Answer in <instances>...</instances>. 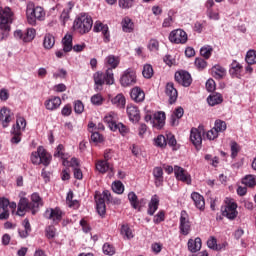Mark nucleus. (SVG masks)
Wrapping results in <instances>:
<instances>
[{
  "mask_svg": "<svg viewBox=\"0 0 256 256\" xmlns=\"http://www.w3.org/2000/svg\"><path fill=\"white\" fill-rule=\"evenodd\" d=\"M93 80L95 83V91H103V85H113V83H115V75L111 68H107L105 73L101 71L94 73Z\"/></svg>",
  "mask_w": 256,
  "mask_h": 256,
  "instance_id": "nucleus-1",
  "label": "nucleus"
},
{
  "mask_svg": "<svg viewBox=\"0 0 256 256\" xmlns=\"http://www.w3.org/2000/svg\"><path fill=\"white\" fill-rule=\"evenodd\" d=\"M26 17L29 25H36L37 20L43 21L45 19V10H43V7L41 6L35 7V3L33 2H28L26 8Z\"/></svg>",
  "mask_w": 256,
  "mask_h": 256,
  "instance_id": "nucleus-2",
  "label": "nucleus"
},
{
  "mask_svg": "<svg viewBox=\"0 0 256 256\" xmlns=\"http://www.w3.org/2000/svg\"><path fill=\"white\" fill-rule=\"evenodd\" d=\"M74 29L78 31L80 35H85L93 29V19L87 14H82L78 16L74 21Z\"/></svg>",
  "mask_w": 256,
  "mask_h": 256,
  "instance_id": "nucleus-3",
  "label": "nucleus"
},
{
  "mask_svg": "<svg viewBox=\"0 0 256 256\" xmlns=\"http://www.w3.org/2000/svg\"><path fill=\"white\" fill-rule=\"evenodd\" d=\"M165 112L158 111L156 113H152L151 111H147L144 116V121L146 123H150L154 129H163L165 127Z\"/></svg>",
  "mask_w": 256,
  "mask_h": 256,
  "instance_id": "nucleus-4",
  "label": "nucleus"
},
{
  "mask_svg": "<svg viewBox=\"0 0 256 256\" xmlns=\"http://www.w3.org/2000/svg\"><path fill=\"white\" fill-rule=\"evenodd\" d=\"M51 154L47 153V150L43 146H39L36 152L31 155V161L33 165H44L49 166L51 163Z\"/></svg>",
  "mask_w": 256,
  "mask_h": 256,
  "instance_id": "nucleus-5",
  "label": "nucleus"
},
{
  "mask_svg": "<svg viewBox=\"0 0 256 256\" xmlns=\"http://www.w3.org/2000/svg\"><path fill=\"white\" fill-rule=\"evenodd\" d=\"M120 83L122 87H131L137 83V73L135 70L128 68L124 71L123 75L120 78Z\"/></svg>",
  "mask_w": 256,
  "mask_h": 256,
  "instance_id": "nucleus-6",
  "label": "nucleus"
},
{
  "mask_svg": "<svg viewBox=\"0 0 256 256\" xmlns=\"http://www.w3.org/2000/svg\"><path fill=\"white\" fill-rule=\"evenodd\" d=\"M187 40V32L182 29L173 30L169 34V41L171 43H175L176 45H185V43H187Z\"/></svg>",
  "mask_w": 256,
  "mask_h": 256,
  "instance_id": "nucleus-7",
  "label": "nucleus"
},
{
  "mask_svg": "<svg viewBox=\"0 0 256 256\" xmlns=\"http://www.w3.org/2000/svg\"><path fill=\"white\" fill-rule=\"evenodd\" d=\"M180 233L187 235L191 231V222L189 221V214L187 211L182 210L180 214Z\"/></svg>",
  "mask_w": 256,
  "mask_h": 256,
  "instance_id": "nucleus-8",
  "label": "nucleus"
},
{
  "mask_svg": "<svg viewBox=\"0 0 256 256\" xmlns=\"http://www.w3.org/2000/svg\"><path fill=\"white\" fill-rule=\"evenodd\" d=\"M11 23H13V12L11 8L6 7L0 11V26L10 27Z\"/></svg>",
  "mask_w": 256,
  "mask_h": 256,
  "instance_id": "nucleus-9",
  "label": "nucleus"
},
{
  "mask_svg": "<svg viewBox=\"0 0 256 256\" xmlns=\"http://www.w3.org/2000/svg\"><path fill=\"white\" fill-rule=\"evenodd\" d=\"M175 81L182 87H189L193 81L191 74L187 71H178L175 73Z\"/></svg>",
  "mask_w": 256,
  "mask_h": 256,
  "instance_id": "nucleus-10",
  "label": "nucleus"
},
{
  "mask_svg": "<svg viewBox=\"0 0 256 256\" xmlns=\"http://www.w3.org/2000/svg\"><path fill=\"white\" fill-rule=\"evenodd\" d=\"M13 121V114L7 107H3L0 110V125L5 129L9 127V123Z\"/></svg>",
  "mask_w": 256,
  "mask_h": 256,
  "instance_id": "nucleus-11",
  "label": "nucleus"
},
{
  "mask_svg": "<svg viewBox=\"0 0 256 256\" xmlns=\"http://www.w3.org/2000/svg\"><path fill=\"white\" fill-rule=\"evenodd\" d=\"M174 175L178 181L191 185V175L180 166H174Z\"/></svg>",
  "mask_w": 256,
  "mask_h": 256,
  "instance_id": "nucleus-12",
  "label": "nucleus"
},
{
  "mask_svg": "<svg viewBox=\"0 0 256 256\" xmlns=\"http://www.w3.org/2000/svg\"><path fill=\"white\" fill-rule=\"evenodd\" d=\"M44 217L46 219H50L51 221H53L54 223H59V221H61L62 217H63V212L61 211V209L59 208H48L46 209L45 213H44Z\"/></svg>",
  "mask_w": 256,
  "mask_h": 256,
  "instance_id": "nucleus-13",
  "label": "nucleus"
},
{
  "mask_svg": "<svg viewBox=\"0 0 256 256\" xmlns=\"http://www.w3.org/2000/svg\"><path fill=\"white\" fill-rule=\"evenodd\" d=\"M222 215L233 221L238 215L237 204L233 202L222 208Z\"/></svg>",
  "mask_w": 256,
  "mask_h": 256,
  "instance_id": "nucleus-14",
  "label": "nucleus"
},
{
  "mask_svg": "<svg viewBox=\"0 0 256 256\" xmlns=\"http://www.w3.org/2000/svg\"><path fill=\"white\" fill-rule=\"evenodd\" d=\"M27 211H33V206L29 203V199L22 197L18 203L17 215H19V217H23Z\"/></svg>",
  "mask_w": 256,
  "mask_h": 256,
  "instance_id": "nucleus-15",
  "label": "nucleus"
},
{
  "mask_svg": "<svg viewBox=\"0 0 256 256\" xmlns=\"http://www.w3.org/2000/svg\"><path fill=\"white\" fill-rule=\"evenodd\" d=\"M93 30L95 31V33L102 32V34L104 35L105 43H109V41H111V35L109 34V26L103 25V23L101 22H96Z\"/></svg>",
  "mask_w": 256,
  "mask_h": 256,
  "instance_id": "nucleus-16",
  "label": "nucleus"
},
{
  "mask_svg": "<svg viewBox=\"0 0 256 256\" xmlns=\"http://www.w3.org/2000/svg\"><path fill=\"white\" fill-rule=\"evenodd\" d=\"M165 93L169 97L170 105H173L177 101V97H179L177 89H175L172 82L167 83Z\"/></svg>",
  "mask_w": 256,
  "mask_h": 256,
  "instance_id": "nucleus-17",
  "label": "nucleus"
},
{
  "mask_svg": "<svg viewBox=\"0 0 256 256\" xmlns=\"http://www.w3.org/2000/svg\"><path fill=\"white\" fill-rule=\"evenodd\" d=\"M130 97L135 103H143L145 101V92L141 87H134L130 92Z\"/></svg>",
  "mask_w": 256,
  "mask_h": 256,
  "instance_id": "nucleus-18",
  "label": "nucleus"
},
{
  "mask_svg": "<svg viewBox=\"0 0 256 256\" xmlns=\"http://www.w3.org/2000/svg\"><path fill=\"white\" fill-rule=\"evenodd\" d=\"M117 119H118L117 113L115 112H109L104 117V122L107 123L111 131H117Z\"/></svg>",
  "mask_w": 256,
  "mask_h": 256,
  "instance_id": "nucleus-19",
  "label": "nucleus"
},
{
  "mask_svg": "<svg viewBox=\"0 0 256 256\" xmlns=\"http://www.w3.org/2000/svg\"><path fill=\"white\" fill-rule=\"evenodd\" d=\"M127 115L130 121H133L134 123H138L139 119H141L139 108H137V106L134 105L127 106Z\"/></svg>",
  "mask_w": 256,
  "mask_h": 256,
  "instance_id": "nucleus-20",
  "label": "nucleus"
},
{
  "mask_svg": "<svg viewBox=\"0 0 256 256\" xmlns=\"http://www.w3.org/2000/svg\"><path fill=\"white\" fill-rule=\"evenodd\" d=\"M190 141L195 145L196 149L201 148V145L203 143V137L199 132L197 131V128H192L190 132Z\"/></svg>",
  "mask_w": 256,
  "mask_h": 256,
  "instance_id": "nucleus-21",
  "label": "nucleus"
},
{
  "mask_svg": "<svg viewBox=\"0 0 256 256\" xmlns=\"http://www.w3.org/2000/svg\"><path fill=\"white\" fill-rule=\"evenodd\" d=\"M95 201H96L97 213L101 217H104V215L107 213V206L105 205V198L101 197V195H96Z\"/></svg>",
  "mask_w": 256,
  "mask_h": 256,
  "instance_id": "nucleus-22",
  "label": "nucleus"
},
{
  "mask_svg": "<svg viewBox=\"0 0 256 256\" xmlns=\"http://www.w3.org/2000/svg\"><path fill=\"white\" fill-rule=\"evenodd\" d=\"M183 115H185V110H183V107H178L174 110L170 120L172 127H177V125H179V119H181Z\"/></svg>",
  "mask_w": 256,
  "mask_h": 256,
  "instance_id": "nucleus-23",
  "label": "nucleus"
},
{
  "mask_svg": "<svg viewBox=\"0 0 256 256\" xmlns=\"http://www.w3.org/2000/svg\"><path fill=\"white\" fill-rule=\"evenodd\" d=\"M120 61L121 60L119 59V56L108 55L105 58V65L108 67V69H111V71H113V69H117V67H119Z\"/></svg>",
  "mask_w": 256,
  "mask_h": 256,
  "instance_id": "nucleus-24",
  "label": "nucleus"
},
{
  "mask_svg": "<svg viewBox=\"0 0 256 256\" xmlns=\"http://www.w3.org/2000/svg\"><path fill=\"white\" fill-rule=\"evenodd\" d=\"M31 201L32 203L30 204L32 205V215H35V213H37V209H39V207H42L43 200L41 199V196H39L38 193H33L31 195Z\"/></svg>",
  "mask_w": 256,
  "mask_h": 256,
  "instance_id": "nucleus-25",
  "label": "nucleus"
},
{
  "mask_svg": "<svg viewBox=\"0 0 256 256\" xmlns=\"http://www.w3.org/2000/svg\"><path fill=\"white\" fill-rule=\"evenodd\" d=\"M191 199L194 201L197 209H200V211H203V209H205V198H203L201 194L193 192L191 194Z\"/></svg>",
  "mask_w": 256,
  "mask_h": 256,
  "instance_id": "nucleus-26",
  "label": "nucleus"
},
{
  "mask_svg": "<svg viewBox=\"0 0 256 256\" xmlns=\"http://www.w3.org/2000/svg\"><path fill=\"white\" fill-rule=\"evenodd\" d=\"M45 107L48 111H55V109H59L61 107V98L54 97L45 102Z\"/></svg>",
  "mask_w": 256,
  "mask_h": 256,
  "instance_id": "nucleus-27",
  "label": "nucleus"
},
{
  "mask_svg": "<svg viewBox=\"0 0 256 256\" xmlns=\"http://www.w3.org/2000/svg\"><path fill=\"white\" fill-rule=\"evenodd\" d=\"M201 238L197 237L195 240H188V251L191 253H197V251H201Z\"/></svg>",
  "mask_w": 256,
  "mask_h": 256,
  "instance_id": "nucleus-28",
  "label": "nucleus"
},
{
  "mask_svg": "<svg viewBox=\"0 0 256 256\" xmlns=\"http://www.w3.org/2000/svg\"><path fill=\"white\" fill-rule=\"evenodd\" d=\"M121 25L122 31H124V33H133L135 29V24L133 23V20H131V18L129 17H125L124 19H122Z\"/></svg>",
  "mask_w": 256,
  "mask_h": 256,
  "instance_id": "nucleus-29",
  "label": "nucleus"
},
{
  "mask_svg": "<svg viewBox=\"0 0 256 256\" xmlns=\"http://www.w3.org/2000/svg\"><path fill=\"white\" fill-rule=\"evenodd\" d=\"M96 169L99 173H107V171H111V173H113V166L105 160H99L96 163Z\"/></svg>",
  "mask_w": 256,
  "mask_h": 256,
  "instance_id": "nucleus-30",
  "label": "nucleus"
},
{
  "mask_svg": "<svg viewBox=\"0 0 256 256\" xmlns=\"http://www.w3.org/2000/svg\"><path fill=\"white\" fill-rule=\"evenodd\" d=\"M62 46L65 52L73 51V36L71 34H66L62 39Z\"/></svg>",
  "mask_w": 256,
  "mask_h": 256,
  "instance_id": "nucleus-31",
  "label": "nucleus"
},
{
  "mask_svg": "<svg viewBox=\"0 0 256 256\" xmlns=\"http://www.w3.org/2000/svg\"><path fill=\"white\" fill-rule=\"evenodd\" d=\"M153 177L155 179L156 187H161V185H163V168L155 167L153 169Z\"/></svg>",
  "mask_w": 256,
  "mask_h": 256,
  "instance_id": "nucleus-32",
  "label": "nucleus"
},
{
  "mask_svg": "<svg viewBox=\"0 0 256 256\" xmlns=\"http://www.w3.org/2000/svg\"><path fill=\"white\" fill-rule=\"evenodd\" d=\"M157 209H159V196L154 195L148 204V215H155Z\"/></svg>",
  "mask_w": 256,
  "mask_h": 256,
  "instance_id": "nucleus-33",
  "label": "nucleus"
},
{
  "mask_svg": "<svg viewBox=\"0 0 256 256\" xmlns=\"http://www.w3.org/2000/svg\"><path fill=\"white\" fill-rule=\"evenodd\" d=\"M112 105H115V107H118V109H125L126 105V99L123 94H118L115 97L111 99Z\"/></svg>",
  "mask_w": 256,
  "mask_h": 256,
  "instance_id": "nucleus-34",
  "label": "nucleus"
},
{
  "mask_svg": "<svg viewBox=\"0 0 256 256\" xmlns=\"http://www.w3.org/2000/svg\"><path fill=\"white\" fill-rule=\"evenodd\" d=\"M212 75L215 79H223L227 75V70L220 65H216L212 68Z\"/></svg>",
  "mask_w": 256,
  "mask_h": 256,
  "instance_id": "nucleus-35",
  "label": "nucleus"
},
{
  "mask_svg": "<svg viewBox=\"0 0 256 256\" xmlns=\"http://www.w3.org/2000/svg\"><path fill=\"white\" fill-rule=\"evenodd\" d=\"M208 105L211 107H215V105H219L223 103V96L219 93L212 94L207 98Z\"/></svg>",
  "mask_w": 256,
  "mask_h": 256,
  "instance_id": "nucleus-36",
  "label": "nucleus"
},
{
  "mask_svg": "<svg viewBox=\"0 0 256 256\" xmlns=\"http://www.w3.org/2000/svg\"><path fill=\"white\" fill-rule=\"evenodd\" d=\"M121 235L124 237V239H133L135 235H133V230H131V227H129V224H123L120 229Z\"/></svg>",
  "mask_w": 256,
  "mask_h": 256,
  "instance_id": "nucleus-37",
  "label": "nucleus"
},
{
  "mask_svg": "<svg viewBox=\"0 0 256 256\" xmlns=\"http://www.w3.org/2000/svg\"><path fill=\"white\" fill-rule=\"evenodd\" d=\"M43 46L46 49H53L55 47V36L48 33L44 36Z\"/></svg>",
  "mask_w": 256,
  "mask_h": 256,
  "instance_id": "nucleus-38",
  "label": "nucleus"
},
{
  "mask_svg": "<svg viewBox=\"0 0 256 256\" xmlns=\"http://www.w3.org/2000/svg\"><path fill=\"white\" fill-rule=\"evenodd\" d=\"M128 201H130V205L133 207V209H138V211H141V206H139V198L135 192L128 193Z\"/></svg>",
  "mask_w": 256,
  "mask_h": 256,
  "instance_id": "nucleus-39",
  "label": "nucleus"
},
{
  "mask_svg": "<svg viewBox=\"0 0 256 256\" xmlns=\"http://www.w3.org/2000/svg\"><path fill=\"white\" fill-rule=\"evenodd\" d=\"M241 69H243V66H241V64H239V62L234 60L231 64L230 74L233 77H239V73H241Z\"/></svg>",
  "mask_w": 256,
  "mask_h": 256,
  "instance_id": "nucleus-40",
  "label": "nucleus"
},
{
  "mask_svg": "<svg viewBox=\"0 0 256 256\" xmlns=\"http://www.w3.org/2000/svg\"><path fill=\"white\" fill-rule=\"evenodd\" d=\"M35 35H37V31L34 28H28L27 32L24 34L23 42L31 43V41L35 39Z\"/></svg>",
  "mask_w": 256,
  "mask_h": 256,
  "instance_id": "nucleus-41",
  "label": "nucleus"
},
{
  "mask_svg": "<svg viewBox=\"0 0 256 256\" xmlns=\"http://www.w3.org/2000/svg\"><path fill=\"white\" fill-rule=\"evenodd\" d=\"M11 135V143H15L16 145L17 143H21V131L15 128V126L12 127Z\"/></svg>",
  "mask_w": 256,
  "mask_h": 256,
  "instance_id": "nucleus-42",
  "label": "nucleus"
},
{
  "mask_svg": "<svg viewBox=\"0 0 256 256\" xmlns=\"http://www.w3.org/2000/svg\"><path fill=\"white\" fill-rule=\"evenodd\" d=\"M207 245L209 249H212L213 251H221V249H223V246L217 245V238L213 236L207 241Z\"/></svg>",
  "mask_w": 256,
  "mask_h": 256,
  "instance_id": "nucleus-43",
  "label": "nucleus"
},
{
  "mask_svg": "<svg viewBox=\"0 0 256 256\" xmlns=\"http://www.w3.org/2000/svg\"><path fill=\"white\" fill-rule=\"evenodd\" d=\"M112 191L114 193H117L118 195H122V193L125 191V186L123 185L122 181H116L112 184Z\"/></svg>",
  "mask_w": 256,
  "mask_h": 256,
  "instance_id": "nucleus-44",
  "label": "nucleus"
},
{
  "mask_svg": "<svg viewBox=\"0 0 256 256\" xmlns=\"http://www.w3.org/2000/svg\"><path fill=\"white\" fill-rule=\"evenodd\" d=\"M154 143L156 147H160L161 149H165L167 147V138H165L163 135H158L154 139Z\"/></svg>",
  "mask_w": 256,
  "mask_h": 256,
  "instance_id": "nucleus-45",
  "label": "nucleus"
},
{
  "mask_svg": "<svg viewBox=\"0 0 256 256\" xmlns=\"http://www.w3.org/2000/svg\"><path fill=\"white\" fill-rule=\"evenodd\" d=\"M153 73V66H151V64H145L142 71L143 77H145V79H151Z\"/></svg>",
  "mask_w": 256,
  "mask_h": 256,
  "instance_id": "nucleus-46",
  "label": "nucleus"
},
{
  "mask_svg": "<svg viewBox=\"0 0 256 256\" xmlns=\"http://www.w3.org/2000/svg\"><path fill=\"white\" fill-rule=\"evenodd\" d=\"M246 63L248 65H255L256 63V51L255 50H249L246 54Z\"/></svg>",
  "mask_w": 256,
  "mask_h": 256,
  "instance_id": "nucleus-47",
  "label": "nucleus"
},
{
  "mask_svg": "<svg viewBox=\"0 0 256 256\" xmlns=\"http://www.w3.org/2000/svg\"><path fill=\"white\" fill-rule=\"evenodd\" d=\"M213 128L218 133H223V131L227 130V123H225L223 120H216Z\"/></svg>",
  "mask_w": 256,
  "mask_h": 256,
  "instance_id": "nucleus-48",
  "label": "nucleus"
},
{
  "mask_svg": "<svg viewBox=\"0 0 256 256\" xmlns=\"http://www.w3.org/2000/svg\"><path fill=\"white\" fill-rule=\"evenodd\" d=\"M213 53V47L212 46H203L200 49V54L202 57H204V59H209V57H211V54Z\"/></svg>",
  "mask_w": 256,
  "mask_h": 256,
  "instance_id": "nucleus-49",
  "label": "nucleus"
},
{
  "mask_svg": "<svg viewBox=\"0 0 256 256\" xmlns=\"http://www.w3.org/2000/svg\"><path fill=\"white\" fill-rule=\"evenodd\" d=\"M11 31V26H0V41H5L9 38V33Z\"/></svg>",
  "mask_w": 256,
  "mask_h": 256,
  "instance_id": "nucleus-50",
  "label": "nucleus"
},
{
  "mask_svg": "<svg viewBox=\"0 0 256 256\" xmlns=\"http://www.w3.org/2000/svg\"><path fill=\"white\" fill-rule=\"evenodd\" d=\"M242 183L247 187H255L256 186L255 176L247 175L246 177L243 178Z\"/></svg>",
  "mask_w": 256,
  "mask_h": 256,
  "instance_id": "nucleus-51",
  "label": "nucleus"
},
{
  "mask_svg": "<svg viewBox=\"0 0 256 256\" xmlns=\"http://www.w3.org/2000/svg\"><path fill=\"white\" fill-rule=\"evenodd\" d=\"M66 203H67L68 207H79V201L73 200V192L72 191L68 192L67 197H66Z\"/></svg>",
  "mask_w": 256,
  "mask_h": 256,
  "instance_id": "nucleus-52",
  "label": "nucleus"
},
{
  "mask_svg": "<svg viewBox=\"0 0 256 256\" xmlns=\"http://www.w3.org/2000/svg\"><path fill=\"white\" fill-rule=\"evenodd\" d=\"M14 127L15 129H19V131H25V127H27V121L23 117H18Z\"/></svg>",
  "mask_w": 256,
  "mask_h": 256,
  "instance_id": "nucleus-53",
  "label": "nucleus"
},
{
  "mask_svg": "<svg viewBox=\"0 0 256 256\" xmlns=\"http://www.w3.org/2000/svg\"><path fill=\"white\" fill-rule=\"evenodd\" d=\"M74 111L77 113V115H81L83 111H85V105H83V102L81 100H76L74 102Z\"/></svg>",
  "mask_w": 256,
  "mask_h": 256,
  "instance_id": "nucleus-54",
  "label": "nucleus"
},
{
  "mask_svg": "<svg viewBox=\"0 0 256 256\" xmlns=\"http://www.w3.org/2000/svg\"><path fill=\"white\" fill-rule=\"evenodd\" d=\"M102 249H103L104 255L112 256L115 253V247H113V245L109 243H105Z\"/></svg>",
  "mask_w": 256,
  "mask_h": 256,
  "instance_id": "nucleus-55",
  "label": "nucleus"
},
{
  "mask_svg": "<svg viewBox=\"0 0 256 256\" xmlns=\"http://www.w3.org/2000/svg\"><path fill=\"white\" fill-rule=\"evenodd\" d=\"M195 67H197L200 71H203L205 67H207V61L203 58H196L194 62Z\"/></svg>",
  "mask_w": 256,
  "mask_h": 256,
  "instance_id": "nucleus-56",
  "label": "nucleus"
},
{
  "mask_svg": "<svg viewBox=\"0 0 256 256\" xmlns=\"http://www.w3.org/2000/svg\"><path fill=\"white\" fill-rule=\"evenodd\" d=\"M206 137L209 141H215V139H217V137H219V132L217 130H215L214 128H212L211 130H209L206 133Z\"/></svg>",
  "mask_w": 256,
  "mask_h": 256,
  "instance_id": "nucleus-57",
  "label": "nucleus"
},
{
  "mask_svg": "<svg viewBox=\"0 0 256 256\" xmlns=\"http://www.w3.org/2000/svg\"><path fill=\"white\" fill-rule=\"evenodd\" d=\"M103 96L101 94H96L91 97V103L93 105H103Z\"/></svg>",
  "mask_w": 256,
  "mask_h": 256,
  "instance_id": "nucleus-58",
  "label": "nucleus"
},
{
  "mask_svg": "<svg viewBox=\"0 0 256 256\" xmlns=\"http://www.w3.org/2000/svg\"><path fill=\"white\" fill-rule=\"evenodd\" d=\"M239 153V144L237 142L232 141L231 142V158L235 159Z\"/></svg>",
  "mask_w": 256,
  "mask_h": 256,
  "instance_id": "nucleus-59",
  "label": "nucleus"
},
{
  "mask_svg": "<svg viewBox=\"0 0 256 256\" xmlns=\"http://www.w3.org/2000/svg\"><path fill=\"white\" fill-rule=\"evenodd\" d=\"M118 130H119V133L123 137H125V135H127V133H129V129L123 123L116 124V131H118Z\"/></svg>",
  "mask_w": 256,
  "mask_h": 256,
  "instance_id": "nucleus-60",
  "label": "nucleus"
},
{
  "mask_svg": "<svg viewBox=\"0 0 256 256\" xmlns=\"http://www.w3.org/2000/svg\"><path fill=\"white\" fill-rule=\"evenodd\" d=\"M118 3L121 9H130V7H133V0H119Z\"/></svg>",
  "mask_w": 256,
  "mask_h": 256,
  "instance_id": "nucleus-61",
  "label": "nucleus"
},
{
  "mask_svg": "<svg viewBox=\"0 0 256 256\" xmlns=\"http://www.w3.org/2000/svg\"><path fill=\"white\" fill-rule=\"evenodd\" d=\"M64 149L65 147H63V144H59L54 153V157H60V159H64L65 158V153L63 152Z\"/></svg>",
  "mask_w": 256,
  "mask_h": 256,
  "instance_id": "nucleus-62",
  "label": "nucleus"
},
{
  "mask_svg": "<svg viewBox=\"0 0 256 256\" xmlns=\"http://www.w3.org/2000/svg\"><path fill=\"white\" fill-rule=\"evenodd\" d=\"M149 51H159V41L152 39L148 43Z\"/></svg>",
  "mask_w": 256,
  "mask_h": 256,
  "instance_id": "nucleus-63",
  "label": "nucleus"
},
{
  "mask_svg": "<svg viewBox=\"0 0 256 256\" xmlns=\"http://www.w3.org/2000/svg\"><path fill=\"white\" fill-rule=\"evenodd\" d=\"M46 237L48 239H53L55 238V226H48L46 228Z\"/></svg>",
  "mask_w": 256,
  "mask_h": 256,
  "instance_id": "nucleus-64",
  "label": "nucleus"
}]
</instances>
